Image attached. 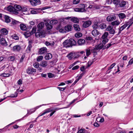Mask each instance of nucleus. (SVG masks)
I'll use <instances>...</instances> for the list:
<instances>
[{
    "label": "nucleus",
    "mask_w": 133,
    "mask_h": 133,
    "mask_svg": "<svg viewBox=\"0 0 133 133\" xmlns=\"http://www.w3.org/2000/svg\"><path fill=\"white\" fill-rule=\"evenodd\" d=\"M133 63V58L130 59L129 61L128 62V64L127 66H128L129 65H131Z\"/></svg>",
    "instance_id": "nucleus-47"
},
{
    "label": "nucleus",
    "mask_w": 133,
    "mask_h": 133,
    "mask_svg": "<svg viewBox=\"0 0 133 133\" xmlns=\"http://www.w3.org/2000/svg\"><path fill=\"white\" fill-rule=\"evenodd\" d=\"M119 19L121 20L127 17V15L124 13H120L116 14Z\"/></svg>",
    "instance_id": "nucleus-10"
},
{
    "label": "nucleus",
    "mask_w": 133,
    "mask_h": 133,
    "mask_svg": "<svg viewBox=\"0 0 133 133\" xmlns=\"http://www.w3.org/2000/svg\"><path fill=\"white\" fill-rule=\"evenodd\" d=\"M46 32L44 30L40 31V30H38L37 32L35 33V36L38 38H42L44 37L45 36Z\"/></svg>",
    "instance_id": "nucleus-3"
},
{
    "label": "nucleus",
    "mask_w": 133,
    "mask_h": 133,
    "mask_svg": "<svg viewBox=\"0 0 133 133\" xmlns=\"http://www.w3.org/2000/svg\"><path fill=\"white\" fill-rule=\"evenodd\" d=\"M20 23L17 21L15 20H13L11 22V24L13 25L18 24Z\"/></svg>",
    "instance_id": "nucleus-43"
},
{
    "label": "nucleus",
    "mask_w": 133,
    "mask_h": 133,
    "mask_svg": "<svg viewBox=\"0 0 133 133\" xmlns=\"http://www.w3.org/2000/svg\"><path fill=\"white\" fill-rule=\"evenodd\" d=\"M48 65L47 62L46 61L43 60L41 62L40 65L43 67H45Z\"/></svg>",
    "instance_id": "nucleus-28"
},
{
    "label": "nucleus",
    "mask_w": 133,
    "mask_h": 133,
    "mask_svg": "<svg viewBox=\"0 0 133 133\" xmlns=\"http://www.w3.org/2000/svg\"><path fill=\"white\" fill-rule=\"evenodd\" d=\"M27 8L26 7L22 6V9L21 11L22 12H26L27 11Z\"/></svg>",
    "instance_id": "nucleus-51"
},
{
    "label": "nucleus",
    "mask_w": 133,
    "mask_h": 133,
    "mask_svg": "<svg viewBox=\"0 0 133 133\" xmlns=\"http://www.w3.org/2000/svg\"><path fill=\"white\" fill-rule=\"evenodd\" d=\"M63 44L64 47L67 48L76 46L77 43L74 39L70 38L69 40L67 39L65 40L63 42Z\"/></svg>",
    "instance_id": "nucleus-1"
},
{
    "label": "nucleus",
    "mask_w": 133,
    "mask_h": 133,
    "mask_svg": "<svg viewBox=\"0 0 133 133\" xmlns=\"http://www.w3.org/2000/svg\"><path fill=\"white\" fill-rule=\"evenodd\" d=\"M7 9L9 11L15 12L14 6L13 7L12 6H9L7 8Z\"/></svg>",
    "instance_id": "nucleus-23"
},
{
    "label": "nucleus",
    "mask_w": 133,
    "mask_h": 133,
    "mask_svg": "<svg viewBox=\"0 0 133 133\" xmlns=\"http://www.w3.org/2000/svg\"><path fill=\"white\" fill-rule=\"evenodd\" d=\"M58 23V21L56 20H53L49 22V23L51 24H54Z\"/></svg>",
    "instance_id": "nucleus-37"
},
{
    "label": "nucleus",
    "mask_w": 133,
    "mask_h": 133,
    "mask_svg": "<svg viewBox=\"0 0 133 133\" xmlns=\"http://www.w3.org/2000/svg\"><path fill=\"white\" fill-rule=\"evenodd\" d=\"M95 61V59L94 58L93 59L92 61H89L88 62V63L90 65H91L92 63L94 61Z\"/></svg>",
    "instance_id": "nucleus-60"
},
{
    "label": "nucleus",
    "mask_w": 133,
    "mask_h": 133,
    "mask_svg": "<svg viewBox=\"0 0 133 133\" xmlns=\"http://www.w3.org/2000/svg\"><path fill=\"white\" fill-rule=\"evenodd\" d=\"M59 31L62 33L66 32V31H65V29H61L59 30Z\"/></svg>",
    "instance_id": "nucleus-63"
},
{
    "label": "nucleus",
    "mask_w": 133,
    "mask_h": 133,
    "mask_svg": "<svg viewBox=\"0 0 133 133\" xmlns=\"http://www.w3.org/2000/svg\"><path fill=\"white\" fill-rule=\"evenodd\" d=\"M75 52H72L70 53L67 56V57H68L69 60H71L72 58H74V55Z\"/></svg>",
    "instance_id": "nucleus-17"
},
{
    "label": "nucleus",
    "mask_w": 133,
    "mask_h": 133,
    "mask_svg": "<svg viewBox=\"0 0 133 133\" xmlns=\"http://www.w3.org/2000/svg\"><path fill=\"white\" fill-rule=\"evenodd\" d=\"M43 58V57L42 56H39L37 58V61L38 62H40L42 60Z\"/></svg>",
    "instance_id": "nucleus-45"
},
{
    "label": "nucleus",
    "mask_w": 133,
    "mask_h": 133,
    "mask_svg": "<svg viewBox=\"0 0 133 133\" xmlns=\"http://www.w3.org/2000/svg\"><path fill=\"white\" fill-rule=\"evenodd\" d=\"M108 35V33L107 32H105L102 35V39L107 38V37Z\"/></svg>",
    "instance_id": "nucleus-38"
},
{
    "label": "nucleus",
    "mask_w": 133,
    "mask_h": 133,
    "mask_svg": "<svg viewBox=\"0 0 133 133\" xmlns=\"http://www.w3.org/2000/svg\"><path fill=\"white\" fill-rule=\"evenodd\" d=\"M103 39V40L102 41L104 45H105V44L108 41V39L107 38Z\"/></svg>",
    "instance_id": "nucleus-48"
},
{
    "label": "nucleus",
    "mask_w": 133,
    "mask_h": 133,
    "mask_svg": "<svg viewBox=\"0 0 133 133\" xmlns=\"http://www.w3.org/2000/svg\"><path fill=\"white\" fill-rule=\"evenodd\" d=\"M12 37L13 39H14L15 40H17L18 39V37L16 35L12 36Z\"/></svg>",
    "instance_id": "nucleus-57"
},
{
    "label": "nucleus",
    "mask_w": 133,
    "mask_h": 133,
    "mask_svg": "<svg viewBox=\"0 0 133 133\" xmlns=\"http://www.w3.org/2000/svg\"><path fill=\"white\" fill-rule=\"evenodd\" d=\"M52 111V110L51 109V108H48L44 110L43 112L42 113H40L38 116V117L42 116L47 113L51 112Z\"/></svg>",
    "instance_id": "nucleus-11"
},
{
    "label": "nucleus",
    "mask_w": 133,
    "mask_h": 133,
    "mask_svg": "<svg viewBox=\"0 0 133 133\" xmlns=\"http://www.w3.org/2000/svg\"><path fill=\"white\" fill-rule=\"evenodd\" d=\"M36 72V70L32 68L29 67L26 70L27 73L29 74H31L33 73H35Z\"/></svg>",
    "instance_id": "nucleus-8"
},
{
    "label": "nucleus",
    "mask_w": 133,
    "mask_h": 133,
    "mask_svg": "<svg viewBox=\"0 0 133 133\" xmlns=\"http://www.w3.org/2000/svg\"><path fill=\"white\" fill-rule=\"evenodd\" d=\"M46 26L47 29L48 30H50L52 28V26L51 24H50L48 22H46L45 24Z\"/></svg>",
    "instance_id": "nucleus-31"
},
{
    "label": "nucleus",
    "mask_w": 133,
    "mask_h": 133,
    "mask_svg": "<svg viewBox=\"0 0 133 133\" xmlns=\"http://www.w3.org/2000/svg\"><path fill=\"white\" fill-rule=\"evenodd\" d=\"M79 68V65H77L73 67L72 69V70H74L78 69Z\"/></svg>",
    "instance_id": "nucleus-55"
},
{
    "label": "nucleus",
    "mask_w": 133,
    "mask_h": 133,
    "mask_svg": "<svg viewBox=\"0 0 133 133\" xmlns=\"http://www.w3.org/2000/svg\"><path fill=\"white\" fill-rule=\"evenodd\" d=\"M80 0H73V3L74 4H77L79 2Z\"/></svg>",
    "instance_id": "nucleus-53"
},
{
    "label": "nucleus",
    "mask_w": 133,
    "mask_h": 133,
    "mask_svg": "<svg viewBox=\"0 0 133 133\" xmlns=\"http://www.w3.org/2000/svg\"><path fill=\"white\" fill-rule=\"evenodd\" d=\"M79 8H75L74 10L76 12H82L85 11V5L83 4H81L78 5Z\"/></svg>",
    "instance_id": "nucleus-4"
},
{
    "label": "nucleus",
    "mask_w": 133,
    "mask_h": 133,
    "mask_svg": "<svg viewBox=\"0 0 133 133\" xmlns=\"http://www.w3.org/2000/svg\"><path fill=\"white\" fill-rule=\"evenodd\" d=\"M7 68H8V69H9L8 72L12 74V71L14 70L15 68H14L13 66L11 65H9L7 66Z\"/></svg>",
    "instance_id": "nucleus-21"
},
{
    "label": "nucleus",
    "mask_w": 133,
    "mask_h": 133,
    "mask_svg": "<svg viewBox=\"0 0 133 133\" xmlns=\"http://www.w3.org/2000/svg\"><path fill=\"white\" fill-rule=\"evenodd\" d=\"M47 49L45 47H43L39 49V53L40 55H42L47 52Z\"/></svg>",
    "instance_id": "nucleus-12"
},
{
    "label": "nucleus",
    "mask_w": 133,
    "mask_h": 133,
    "mask_svg": "<svg viewBox=\"0 0 133 133\" xmlns=\"http://www.w3.org/2000/svg\"><path fill=\"white\" fill-rule=\"evenodd\" d=\"M17 95V93L15 92L14 94H12L10 95L8 97H16Z\"/></svg>",
    "instance_id": "nucleus-39"
},
{
    "label": "nucleus",
    "mask_w": 133,
    "mask_h": 133,
    "mask_svg": "<svg viewBox=\"0 0 133 133\" xmlns=\"http://www.w3.org/2000/svg\"><path fill=\"white\" fill-rule=\"evenodd\" d=\"M0 43L1 45L4 46H6L8 45L7 42L4 38H2L1 39Z\"/></svg>",
    "instance_id": "nucleus-15"
},
{
    "label": "nucleus",
    "mask_w": 133,
    "mask_h": 133,
    "mask_svg": "<svg viewBox=\"0 0 133 133\" xmlns=\"http://www.w3.org/2000/svg\"><path fill=\"white\" fill-rule=\"evenodd\" d=\"M112 2V0H106L105 1V4L110 5L111 4Z\"/></svg>",
    "instance_id": "nucleus-40"
},
{
    "label": "nucleus",
    "mask_w": 133,
    "mask_h": 133,
    "mask_svg": "<svg viewBox=\"0 0 133 133\" xmlns=\"http://www.w3.org/2000/svg\"><path fill=\"white\" fill-rule=\"evenodd\" d=\"M120 2V0H113L112 3L114 4L115 6H118Z\"/></svg>",
    "instance_id": "nucleus-33"
},
{
    "label": "nucleus",
    "mask_w": 133,
    "mask_h": 133,
    "mask_svg": "<svg viewBox=\"0 0 133 133\" xmlns=\"http://www.w3.org/2000/svg\"><path fill=\"white\" fill-rule=\"evenodd\" d=\"M19 26L21 29L23 31H25L27 29V27L25 24H20Z\"/></svg>",
    "instance_id": "nucleus-25"
},
{
    "label": "nucleus",
    "mask_w": 133,
    "mask_h": 133,
    "mask_svg": "<svg viewBox=\"0 0 133 133\" xmlns=\"http://www.w3.org/2000/svg\"><path fill=\"white\" fill-rule=\"evenodd\" d=\"M71 20L74 23H79V20L77 18L75 17H73L71 19Z\"/></svg>",
    "instance_id": "nucleus-32"
},
{
    "label": "nucleus",
    "mask_w": 133,
    "mask_h": 133,
    "mask_svg": "<svg viewBox=\"0 0 133 133\" xmlns=\"http://www.w3.org/2000/svg\"><path fill=\"white\" fill-rule=\"evenodd\" d=\"M100 33L96 29H94L92 31V35L95 37L97 36Z\"/></svg>",
    "instance_id": "nucleus-19"
},
{
    "label": "nucleus",
    "mask_w": 133,
    "mask_h": 133,
    "mask_svg": "<svg viewBox=\"0 0 133 133\" xmlns=\"http://www.w3.org/2000/svg\"><path fill=\"white\" fill-rule=\"evenodd\" d=\"M15 13L16 14H18V11H21L22 9V6L20 5L16 4L14 5Z\"/></svg>",
    "instance_id": "nucleus-7"
},
{
    "label": "nucleus",
    "mask_w": 133,
    "mask_h": 133,
    "mask_svg": "<svg viewBox=\"0 0 133 133\" xmlns=\"http://www.w3.org/2000/svg\"><path fill=\"white\" fill-rule=\"evenodd\" d=\"M36 28L35 26L33 27L32 29V30L30 32L31 34L32 35L34 33H35V32L36 31Z\"/></svg>",
    "instance_id": "nucleus-44"
},
{
    "label": "nucleus",
    "mask_w": 133,
    "mask_h": 133,
    "mask_svg": "<svg viewBox=\"0 0 133 133\" xmlns=\"http://www.w3.org/2000/svg\"><path fill=\"white\" fill-rule=\"evenodd\" d=\"M82 36V34L80 32H77L75 35V36L76 38H79L81 37Z\"/></svg>",
    "instance_id": "nucleus-35"
},
{
    "label": "nucleus",
    "mask_w": 133,
    "mask_h": 133,
    "mask_svg": "<svg viewBox=\"0 0 133 133\" xmlns=\"http://www.w3.org/2000/svg\"><path fill=\"white\" fill-rule=\"evenodd\" d=\"M24 34L26 38L30 36L31 35H32L30 32L28 31L25 32Z\"/></svg>",
    "instance_id": "nucleus-36"
},
{
    "label": "nucleus",
    "mask_w": 133,
    "mask_h": 133,
    "mask_svg": "<svg viewBox=\"0 0 133 133\" xmlns=\"http://www.w3.org/2000/svg\"><path fill=\"white\" fill-rule=\"evenodd\" d=\"M32 46L30 44H29L27 48V50H28L29 51H30L31 50Z\"/></svg>",
    "instance_id": "nucleus-52"
},
{
    "label": "nucleus",
    "mask_w": 133,
    "mask_h": 133,
    "mask_svg": "<svg viewBox=\"0 0 133 133\" xmlns=\"http://www.w3.org/2000/svg\"><path fill=\"white\" fill-rule=\"evenodd\" d=\"M3 16L4 17L5 21L6 23H9L10 22L11 20L10 19V17L9 16L4 15H3Z\"/></svg>",
    "instance_id": "nucleus-29"
},
{
    "label": "nucleus",
    "mask_w": 133,
    "mask_h": 133,
    "mask_svg": "<svg viewBox=\"0 0 133 133\" xmlns=\"http://www.w3.org/2000/svg\"><path fill=\"white\" fill-rule=\"evenodd\" d=\"M86 50V55L87 56H88L90 54H91L90 49L89 48H88Z\"/></svg>",
    "instance_id": "nucleus-42"
},
{
    "label": "nucleus",
    "mask_w": 133,
    "mask_h": 133,
    "mask_svg": "<svg viewBox=\"0 0 133 133\" xmlns=\"http://www.w3.org/2000/svg\"><path fill=\"white\" fill-rule=\"evenodd\" d=\"M57 88L60 91H63L65 89L66 87H65L64 88H61L60 87H57Z\"/></svg>",
    "instance_id": "nucleus-61"
},
{
    "label": "nucleus",
    "mask_w": 133,
    "mask_h": 133,
    "mask_svg": "<svg viewBox=\"0 0 133 133\" xmlns=\"http://www.w3.org/2000/svg\"><path fill=\"white\" fill-rule=\"evenodd\" d=\"M116 18V16L114 15L108 16L107 17L106 19L108 22H111L115 20Z\"/></svg>",
    "instance_id": "nucleus-6"
},
{
    "label": "nucleus",
    "mask_w": 133,
    "mask_h": 133,
    "mask_svg": "<svg viewBox=\"0 0 133 133\" xmlns=\"http://www.w3.org/2000/svg\"><path fill=\"white\" fill-rule=\"evenodd\" d=\"M34 66L35 68H38L39 66V64L37 63H35L34 64Z\"/></svg>",
    "instance_id": "nucleus-59"
},
{
    "label": "nucleus",
    "mask_w": 133,
    "mask_h": 133,
    "mask_svg": "<svg viewBox=\"0 0 133 133\" xmlns=\"http://www.w3.org/2000/svg\"><path fill=\"white\" fill-rule=\"evenodd\" d=\"M72 28V27L71 25L68 24L64 28L65 29V31L66 32L71 31Z\"/></svg>",
    "instance_id": "nucleus-13"
},
{
    "label": "nucleus",
    "mask_w": 133,
    "mask_h": 133,
    "mask_svg": "<svg viewBox=\"0 0 133 133\" xmlns=\"http://www.w3.org/2000/svg\"><path fill=\"white\" fill-rule=\"evenodd\" d=\"M74 28L75 30L76 31H79L81 30L78 24H74Z\"/></svg>",
    "instance_id": "nucleus-26"
},
{
    "label": "nucleus",
    "mask_w": 133,
    "mask_h": 133,
    "mask_svg": "<svg viewBox=\"0 0 133 133\" xmlns=\"http://www.w3.org/2000/svg\"><path fill=\"white\" fill-rule=\"evenodd\" d=\"M44 23L43 22H41L39 23L37 26V27L38 29V30H41L42 29L44 26Z\"/></svg>",
    "instance_id": "nucleus-22"
},
{
    "label": "nucleus",
    "mask_w": 133,
    "mask_h": 133,
    "mask_svg": "<svg viewBox=\"0 0 133 133\" xmlns=\"http://www.w3.org/2000/svg\"><path fill=\"white\" fill-rule=\"evenodd\" d=\"M85 130L84 129H81L79 130L77 133H84V131Z\"/></svg>",
    "instance_id": "nucleus-56"
},
{
    "label": "nucleus",
    "mask_w": 133,
    "mask_h": 133,
    "mask_svg": "<svg viewBox=\"0 0 133 133\" xmlns=\"http://www.w3.org/2000/svg\"><path fill=\"white\" fill-rule=\"evenodd\" d=\"M36 110L35 109H32L30 110H27V114L24 116V117L28 116V115H30L35 112Z\"/></svg>",
    "instance_id": "nucleus-18"
},
{
    "label": "nucleus",
    "mask_w": 133,
    "mask_h": 133,
    "mask_svg": "<svg viewBox=\"0 0 133 133\" xmlns=\"http://www.w3.org/2000/svg\"><path fill=\"white\" fill-rule=\"evenodd\" d=\"M113 29V27L112 26H108L106 28V30H107L109 31Z\"/></svg>",
    "instance_id": "nucleus-50"
},
{
    "label": "nucleus",
    "mask_w": 133,
    "mask_h": 133,
    "mask_svg": "<svg viewBox=\"0 0 133 133\" xmlns=\"http://www.w3.org/2000/svg\"><path fill=\"white\" fill-rule=\"evenodd\" d=\"M103 46V44L101 43L98 45H96L94 48H93L91 50V52L94 53V55L97 54V52L101 49Z\"/></svg>",
    "instance_id": "nucleus-2"
},
{
    "label": "nucleus",
    "mask_w": 133,
    "mask_h": 133,
    "mask_svg": "<svg viewBox=\"0 0 133 133\" xmlns=\"http://www.w3.org/2000/svg\"><path fill=\"white\" fill-rule=\"evenodd\" d=\"M126 27H125V25H124L121 26L120 27H119L118 29L119 30V31L118 32V34H120L121 32V31H123L124 29H125Z\"/></svg>",
    "instance_id": "nucleus-34"
},
{
    "label": "nucleus",
    "mask_w": 133,
    "mask_h": 133,
    "mask_svg": "<svg viewBox=\"0 0 133 133\" xmlns=\"http://www.w3.org/2000/svg\"><path fill=\"white\" fill-rule=\"evenodd\" d=\"M92 27L94 29H96L98 28V26L97 24L95 23L92 25Z\"/></svg>",
    "instance_id": "nucleus-46"
},
{
    "label": "nucleus",
    "mask_w": 133,
    "mask_h": 133,
    "mask_svg": "<svg viewBox=\"0 0 133 133\" xmlns=\"http://www.w3.org/2000/svg\"><path fill=\"white\" fill-rule=\"evenodd\" d=\"M48 77L49 78H52L54 77V75L52 74L49 73H48Z\"/></svg>",
    "instance_id": "nucleus-54"
},
{
    "label": "nucleus",
    "mask_w": 133,
    "mask_h": 133,
    "mask_svg": "<svg viewBox=\"0 0 133 133\" xmlns=\"http://www.w3.org/2000/svg\"><path fill=\"white\" fill-rule=\"evenodd\" d=\"M99 27L101 29H103L105 28L107 26L105 24L102 23L100 25Z\"/></svg>",
    "instance_id": "nucleus-41"
},
{
    "label": "nucleus",
    "mask_w": 133,
    "mask_h": 133,
    "mask_svg": "<svg viewBox=\"0 0 133 133\" xmlns=\"http://www.w3.org/2000/svg\"><path fill=\"white\" fill-rule=\"evenodd\" d=\"M120 22L118 20L112 22L111 23V25L113 26H118L120 24Z\"/></svg>",
    "instance_id": "nucleus-16"
},
{
    "label": "nucleus",
    "mask_w": 133,
    "mask_h": 133,
    "mask_svg": "<svg viewBox=\"0 0 133 133\" xmlns=\"http://www.w3.org/2000/svg\"><path fill=\"white\" fill-rule=\"evenodd\" d=\"M37 11H36V10H35L31 11V13L32 14H36L38 13Z\"/></svg>",
    "instance_id": "nucleus-64"
},
{
    "label": "nucleus",
    "mask_w": 133,
    "mask_h": 133,
    "mask_svg": "<svg viewBox=\"0 0 133 133\" xmlns=\"http://www.w3.org/2000/svg\"><path fill=\"white\" fill-rule=\"evenodd\" d=\"M31 4L33 6H36L37 5H39L41 3L39 0H29Z\"/></svg>",
    "instance_id": "nucleus-5"
},
{
    "label": "nucleus",
    "mask_w": 133,
    "mask_h": 133,
    "mask_svg": "<svg viewBox=\"0 0 133 133\" xmlns=\"http://www.w3.org/2000/svg\"><path fill=\"white\" fill-rule=\"evenodd\" d=\"M21 49V47L19 45L14 46L13 47L12 50L14 51L19 52Z\"/></svg>",
    "instance_id": "nucleus-14"
},
{
    "label": "nucleus",
    "mask_w": 133,
    "mask_h": 133,
    "mask_svg": "<svg viewBox=\"0 0 133 133\" xmlns=\"http://www.w3.org/2000/svg\"><path fill=\"white\" fill-rule=\"evenodd\" d=\"M109 32L110 34H114L115 33V30L114 29H112L109 31Z\"/></svg>",
    "instance_id": "nucleus-49"
},
{
    "label": "nucleus",
    "mask_w": 133,
    "mask_h": 133,
    "mask_svg": "<svg viewBox=\"0 0 133 133\" xmlns=\"http://www.w3.org/2000/svg\"><path fill=\"white\" fill-rule=\"evenodd\" d=\"M1 32L2 34L6 35L8 33V31L5 28H3L1 30Z\"/></svg>",
    "instance_id": "nucleus-30"
},
{
    "label": "nucleus",
    "mask_w": 133,
    "mask_h": 133,
    "mask_svg": "<svg viewBox=\"0 0 133 133\" xmlns=\"http://www.w3.org/2000/svg\"><path fill=\"white\" fill-rule=\"evenodd\" d=\"M78 43L79 45H84L85 42V40L82 39H80L78 41Z\"/></svg>",
    "instance_id": "nucleus-20"
},
{
    "label": "nucleus",
    "mask_w": 133,
    "mask_h": 133,
    "mask_svg": "<svg viewBox=\"0 0 133 133\" xmlns=\"http://www.w3.org/2000/svg\"><path fill=\"white\" fill-rule=\"evenodd\" d=\"M74 55V59H75V58H78L79 56V55L77 53H75V54Z\"/></svg>",
    "instance_id": "nucleus-58"
},
{
    "label": "nucleus",
    "mask_w": 133,
    "mask_h": 133,
    "mask_svg": "<svg viewBox=\"0 0 133 133\" xmlns=\"http://www.w3.org/2000/svg\"><path fill=\"white\" fill-rule=\"evenodd\" d=\"M52 55L50 53H48L46 54L45 58L46 60H49L52 58Z\"/></svg>",
    "instance_id": "nucleus-27"
},
{
    "label": "nucleus",
    "mask_w": 133,
    "mask_h": 133,
    "mask_svg": "<svg viewBox=\"0 0 133 133\" xmlns=\"http://www.w3.org/2000/svg\"><path fill=\"white\" fill-rule=\"evenodd\" d=\"M91 24V22L90 21L84 22L83 24V27L84 28H86L89 26Z\"/></svg>",
    "instance_id": "nucleus-9"
},
{
    "label": "nucleus",
    "mask_w": 133,
    "mask_h": 133,
    "mask_svg": "<svg viewBox=\"0 0 133 133\" xmlns=\"http://www.w3.org/2000/svg\"><path fill=\"white\" fill-rule=\"evenodd\" d=\"M127 3L126 2L122 0L119 4V6L121 7H124L125 6Z\"/></svg>",
    "instance_id": "nucleus-24"
},
{
    "label": "nucleus",
    "mask_w": 133,
    "mask_h": 133,
    "mask_svg": "<svg viewBox=\"0 0 133 133\" xmlns=\"http://www.w3.org/2000/svg\"><path fill=\"white\" fill-rule=\"evenodd\" d=\"M119 64V65L121 67L123 68V67H124V62H121V63H120Z\"/></svg>",
    "instance_id": "nucleus-62"
}]
</instances>
